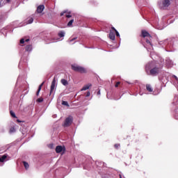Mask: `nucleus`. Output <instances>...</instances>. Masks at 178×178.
<instances>
[{"label": "nucleus", "instance_id": "f257e3e1", "mask_svg": "<svg viewBox=\"0 0 178 178\" xmlns=\"http://www.w3.org/2000/svg\"><path fill=\"white\" fill-rule=\"evenodd\" d=\"M146 73L149 76H156L159 74V68L155 67V63L150 62L146 65L145 67Z\"/></svg>", "mask_w": 178, "mask_h": 178}, {"label": "nucleus", "instance_id": "f03ea898", "mask_svg": "<svg viewBox=\"0 0 178 178\" xmlns=\"http://www.w3.org/2000/svg\"><path fill=\"white\" fill-rule=\"evenodd\" d=\"M142 36L143 38H145V37H147V38H149V39H146V43L148 44V47L149 48H152V44L149 40H151V38H152V36H151V35H149V33L147 32V31H142Z\"/></svg>", "mask_w": 178, "mask_h": 178}, {"label": "nucleus", "instance_id": "7ed1b4c3", "mask_svg": "<svg viewBox=\"0 0 178 178\" xmlns=\"http://www.w3.org/2000/svg\"><path fill=\"white\" fill-rule=\"evenodd\" d=\"M72 69L74 70V72H79V73H86V68L76 64L72 65Z\"/></svg>", "mask_w": 178, "mask_h": 178}, {"label": "nucleus", "instance_id": "20e7f679", "mask_svg": "<svg viewBox=\"0 0 178 178\" xmlns=\"http://www.w3.org/2000/svg\"><path fill=\"white\" fill-rule=\"evenodd\" d=\"M170 5V1L169 0H163L162 1H159V6L161 9H163V8H168Z\"/></svg>", "mask_w": 178, "mask_h": 178}, {"label": "nucleus", "instance_id": "39448f33", "mask_svg": "<svg viewBox=\"0 0 178 178\" xmlns=\"http://www.w3.org/2000/svg\"><path fill=\"white\" fill-rule=\"evenodd\" d=\"M72 123H73V117L72 116H69L68 118H67L65 119L63 126L64 127H69V126H70V124H72Z\"/></svg>", "mask_w": 178, "mask_h": 178}, {"label": "nucleus", "instance_id": "423d86ee", "mask_svg": "<svg viewBox=\"0 0 178 178\" xmlns=\"http://www.w3.org/2000/svg\"><path fill=\"white\" fill-rule=\"evenodd\" d=\"M56 79H54L52 82H51V88H50V95L51 94H55V91L56 90Z\"/></svg>", "mask_w": 178, "mask_h": 178}, {"label": "nucleus", "instance_id": "0eeeda50", "mask_svg": "<svg viewBox=\"0 0 178 178\" xmlns=\"http://www.w3.org/2000/svg\"><path fill=\"white\" fill-rule=\"evenodd\" d=\"M146 90L147 91H148V92H150V93L153 92L152 93L153 95H158V94H159V92L156 93L155 91H154V89H152V86H151V85L149 84L146 85Z\"/></svg>", "mask_w": 178, "mask_h": 178}, {"label": "nucleus", "instance_id": "6e6552de", "mask_svg": "<svg viewBox=\"0 0 178 178\" xmlns=\"http://www.w3.org/2000/svg\"><path fill=\"white\" fill-rule=\"evenodd\" d=\"M165 63L167 67H172L173 66V61H172V60H170L169 58H165Z\"/></svg>", "mask_w": 178, "mask_h": 178}, {"label": "nucleus", "instance_id": "1a4fd4ad", "mask_svg": "<svg viewBox=\"0 0 178 178\" xmlns=\"http://www.w3.org/2000/svg\"><path fill=\"white\" fill-rule=\"evenodd\" d=\"M109 38L112 40V41H115V29L111 30L109 33Z\"/></svg>", "mask_w": 178, "mask_h": 178}, {"label": "nucleus", "instance_id": "9d476101", "mask_svg": "<svg viewBox=\"0 0 178 178\" xmlns=\"http://www.w3.org/2000/svg\"><path fill=\"white\" fill-rule=\"evenodd\" d=\"M44 9H45V6L44 5H40L37 8V13H42V12L44 11Z\"/></svg>", "mask_w": 178, "mask_h": 178}, {"label": "nucleus", "instance_id": "9b49d317", "mask_svg": "<svg viewBox=\"0 0 178 178\" xmlns=\"http://www.w3.org/2000/svg\"><path fill=\"white\" fill-rule=\"evenodd\" d=\"M7 158H8L7 154H4V155L0 156V162H1V163L6 162V161H8V159H6Z\"/></svg>", "mask_w": 178, "mask_h": 178}, {"label": "nucleus", "instance_id": "f8f14e48", "mask_svg": "<svg viewBox=\"0 0 178 178\" xmlns=\"http://www.w3.org/2000/svg\"><path fill=\"white\" fill-rule=\"evenodd\" d=\"M62 151H63V147H62V146H57L56 147V152L57 154H59V153L62 152Z\"/></svg>", "mask_w": 178, "mask_h": 178}, {"label": "nucleus", "instance_id": "ddd939ff", "mask_svg": "<svg viewBox=\"0 0 178 178\" xmlns=\"http://www.w3.org/2000/svg\"><path fill=\"white\" fill-rule=\"evenodd\" d=\"M25 51H26V52H31V51H33V46H31V44L27 45L25 48Z\"/></svg>", "mask_w": 178, "mask_h": 178}, {"label": "nucleus", "instance_id": "4468645a", "mask_svg": "<svg viewBox=\"0 0 178 178\" xmlns=\"http://www.w3.org/2000/svg\"><path fill=\"white\" fill-rule=\"evenodd\" d=\"M91 84H88V85H86L85 86H83L82 88V89L81 90V91H86V90H88V88H90Z\"/></svg>", "mask_w": 178, "mask_h": 178}, {"label": "nucleus", "instance_id": "2eb2a0df", "mask_svg": "<svg viewBox=\"0 0 178 178\" xmlns=\"http://www.w3.org/2000/svg\"><path fill=\"white\" fill-rule=\"evenodd\" d=\"M60 83L63 84V86H67V84H69V82H67V80L66 79H61Z\"/></svg>", "mask_w": 178, "mask_h": 178}, {"label": "nucleus", "instance_id": "dca6fc26", "mask_svg": "<svg viewBox=\"0 0 178 178\" xmlns=\"http://www.w3.org/2000/svg\"><path fill=\"white\" fill-rule=\"evenodd\" d=\"M58 37H60V38H62L63 37H65V31H61L58 33Z\"/></svg>", "mask_w": 178, "mask_h": 178}, {"label": "nucleus", "instance_id": "f3484780", "mask_svg": "<svg viewBox=\"0 0 178 178\" xmlns=\"http://www.w3.org/2000/svg\"><path fill=\"white\" fill-rule=\"evenodd\" d=\"M23 165L26 170H27V169H29V168H30L29 163H27L26 161H23Z\"/></svg>", "mask_w": 178, "mask_h": 178}, {"label": "nucleus", "instance_id": "a211bd4d", "mask_svg": "<svg viewBox=\"0 0 178 178\" xmlns=\"http://www.w3.org/2000/svg\"><path fill=\"white\" fill-rule=\"evenodd\" d=\"M112 30H114L115 34H116L117 37H120V34H119V32L115 29V27L111 28Z\"/></svg>", "mask_w": 178, "mask_h": 178}, {"label": "nucleus", "instance_id": "6ab92c4d", "mask_svg": "<svg viewBox=\"0 0 178 178\" xmlns=\"http://www.w3.org/2000/svg\"><path fill=\"white\" fill-rule=\"evenodd\" d=\"M33 22H34V19L33 18H29L27 21H26V24H31V23H33Z\"/></svg>", "mask_w": 178, "mask_h": 178}, {"label": "nucleus", "instance_id": "aec40b11", "mask_svg": "<svg viewBox=\"0 0 178 178\" xmlns=\"http://www.w3.org/2000/svg\"><path fill=\"white\" fill-rule=\"evenodd\" d=\"M30 41V39H26L24 40V39L20 40V44H24V42H29Z\"/></svg>", "mask_w": 178, "mask_h": 178}, {"label": "nucleus", "instance_id": "412c9836", "mask_svg": "<svg viewBox=\"0 0 178 178\" xmlns=\"http://www.w3.org/2000/svg\"><path fill=\"white\" fill-rule=\"evenodd\" d=\"M159 44L160 45H163V44H164V45H166V44H168V40H165L164 41H161V42H159Z\"/></svg>", "mask_w": 178, "mask_h": 178}, {"label": "nucleus", "instance_id": "4be33fe9", "mask_svg": "<svg viewBox=\"0 0 178 178\" xmlns=\"http://www.w3.org/2000/svg\"><path fill=\"white\" fill-rule=\"evenodd\" d=\"M15 132H16V129L15 128V127H12L10 129V133L12 134V133H15Z\"/></svg>", "mask_w": 178, "mask_h": 178}, {"label": "nucleus", "instance_id": "5701e85b", "mask_svg": "<svg viewBox=\"0 0 178 178\" xmlns=\"http://www.w3.org/2000/svg\"><path fill=\"white\" fill-rule=\"evenodd\" d=\"M160 63H161L160 65L163 66V63H165V60L162 58H160Z\"/></svg>", "mask_w": 178, "mask_h": 178}, {"label": "nucleus", "instance_id": "b1692460", "mask_svg": "<svg viewBox=\"0 0 178 178\" xmlns=\"http://www.w3.org/2000/svg\"><path fill=\"white\" fill-rule=\"evenodd\" d=\"M174 103H175V105H178V96H176L175 97Z\"/></svg>", "mask_w": 178, "mask_h": 178}, {"label": "nucleus", "instance_id": "393cba45", "mask_svg": "<svg viewBox=\"0 0 178 178\" xmlns=\"http://www.w3.org/2000/svg\"><path fill=\"white\" fill-rule=\"evenodd\" d=\"M62 105H64L65 106H69V103H67L66 101H63Z\"/></svg>", "mask_w": 178, "mask_h": 178}, {"label": "nucleus", "instance_id": "a878e982", "mask_svg": "<svg viewBox=\"0 0 178 178\" xmlns=\"http://www.w3.org/2000/svg\"><path fill=\"white\" fill-rule=\"evenodd\" d=\"M10 115L12 116V118H17L16 114L15 113V112L10 111Z\"/></svg>", "mask_w": 178, "mask_h": 178}, {"label": "nucleus", "instance_id": "bb28decb", "mask_svg": "<svg viewBox=\"0 0 178 178\" xmlns=\"http://www.w3.org/2000/svg\"><path fill=\"white\" fill-rule=\"evenodd\" d=\"M73 22H74V19H71V20L68 22V24H67L68 27H70V26H72V24H73Z\"/></svg>", "mask_w": 178, "mask_h": 178}, {"label": "nucleus", "instance_id": "cd10ccee", "mask_svg": "<svg viewBox=\"0 0 178 178\" xmlns=\"http://www.w3.org/2000/svg\"><path fill=\"white\" fill-rule=\"evenodd\" d=\"M102 178H111V175H109L108 174H106L102 175Z\"/></svg>", "mask_w": 178, "mask_h": 178}, {"label": "nucleus", "instance_id": "c85d7f7f", "mask_svg": "<svg viewBox=\"0 0 178 178\" xmlns=\"http://www.w3.org/2000/svg\"><path fill=\"white\" fill-rule=\"evenodd\" d=\"M6 2L3 1V3L0 1V8H2V6H3V5H6Z\"/></svg>", "mask_w": 178, "mask_h": 178}, {"label": "nucleus", "instance_id": "c756f323", "mask_svg": "<svg viewBox=\"0 0 178 178\" xmlns=\"http://www.w3.org/2000/svg\"><path fill=\"white\" fill-rule=\"evenodd\" d=\"M40 91H41V86H39L38 91L36 92V95H40Z\"/></svg>", "mask_w": 178, "mask_h": 178}, {"label": "nucleus", "instance_id": "7c9ffc66", "mask_svg": "<svg viewBox=\"0 0 178 178\" xmlns=\"http://www.w3.org/2000/svg\"><path fill=\"white\" fill-rule=\"evenodd\" d=\"M43 101H44V99L42 97L38 99V102H42Z\"/></svg>", "mask_w": 178, "mask_h": 178}, {"label": "nucleus", "instance_id": "2f4dec72", "mask_svg": "<svg viewBox=\"0 0 178 178\" xmlns=\"http://www.w3.org/2000/svg\"><path fill=\"white\" fill-rule=\"evenodd\" d=\"M66 17H67L68 19L72 17V15L70 14H66L65 15Z\"/></svg>", "mask_w": 178, "mask_h": 178}, {"label": "nucleus", "instance_id": "473e14b6", "mask_svg": "<svg viewBox=\"0 0 178 178\" xmlns=\"http://www.w3.org/2000/svg\"><path fill=\"white\" fill-rule=\"evenodd\" d=\"M115 148H119V147H120V144H115L114 145Z\"/></svg>", "mask_w": 178, "mask_h": 178}, {"label": "nucleus", "instance_id": "72a5a7b5", "mask_svg": "<svg viewBox=\"0 0 178 178\" xmlns=\"http://www.w3.org/2000/svg\"><path fill=\"white\" fill-rule=\"evenodd\" d=\"M77 38H74L71 40H70V42H72V41H74V40H76Z\"/></svg>", "mask_w": 178, "mask_h": 178}, {"label": "nucleus", "instance_id": "f704fd0d", "mask_svg": "<svg viewBox=\"0 0 178 178\" xmlns=\"http://www.w3.org/2000/svg\"><path fill=\"white\" fill-rule=\"evenodd\" d=\"M119 84H120V82H117L115 87H119Z\"/></svg>", "mask_w": 178, "mask_h": 178}, {"label": "nucleus", "instance_id": "c9c22d12", "mask_svg": "<svg viewBox=\"0 0 178 178\" xmlns=\"http://www.w3.org/2000/svg\"><path fill=\"white\" fill-rule=\"evenodd\" d=\"M91 95V93L90 92H87L86 97H90Z\"/></svg>", "mask_w": 178, "mask_h": 178}, {"label": "nucleus", "instance_id": "e433bc0d", "mask_svg": "<svg viewBox=\"0 0 178 178\" xmlns=\"http://www.w3.org/2000/svg\"><path fill=\"white\" fill-rule=\"evenodd\" d=\"M6 3H9V2H10V0H5Z\"/></svg>", "mask_w": 178, "mask_h": 178}, {"label": "nucleus", "instance_id": "4c0bfd02", "mask_svg": "<svg viewBox=\"0 0 178 178\" xmlns=\"http://www.w3.org/2000/svg\"><path fill=\"white\" fill-rule=\"evenodd\" d=\"M65 13H66V11H64V12L61 13L60 16H63V15H65Z\"/></svg>", "mask_w": 178, "mask_h": 178}, {"label": "nucleus", "instance_id": "58836bf2", "mask_svg": "<svg viewBox=\"0 0 178 178\" xmlns=\"http://www.w3.org/2000/svg\"><path fill=\"white\" fill-rule=\"evenodd\" d=\"M44 83L45 82H43L41 85L39 86V87H41V88H42V86H44Z\"/></svg>", "mask_w": 178, "mask_h": 178}, {"label": "nucleus", "instance_id": "ea45409f", "mask_svg": "<svg viewBox=\"0 0 178 178\" xmlns=\"http://www.w3.org/2000/svg\"><path fill=\"white\" fill-rule=\"evenodd\" d=\"M44 83L45 82H43L41 85L39 86V87H41V88H42V86H44Z\"/></svg>", "mask_w": 178, "mask_h": 178}, {"label": "nucleus", "instance_id": "a19ab883", "mask_svg": "<svg viewBox=\"0 0 178 178\" xmlns=\"http://www.w3.org/2000/svg\"><path fill=\"white\" fill-rule=\"evenodd\" d=\"M97 95H101V90H99V91L97 92Z\"/></svg>", "mask_w": 178, "mask_h": 178}, {"label": "nucleus", "instance_id": "79ce46f5", "mask_svg": "<svg viewBox=\"0 0 178 178\" xmlns=\"http://www.w3.org/2000/svg\"><path fill=\"white\" fill-rule=\"evenodd\" d=\"M119 176H120V178H123V177H122V174H120Z\"/></svg>", "mask_w": 178, "mask_h": 178}, {"label": "nucleus", "instance_id": "37998d69", "mask_svg": "<svg viewBox=\"0 0 178 178\" xmlns=\"http://www.w3.org/2000/svg\"><path fill=\"white\" fill-rule=\"evenodd\" d=\"M145 48L147 49V51H149V50L148 49V47H147L145 46Z\"/></svg>", "mask_w": 178, "mask_h": 178}, {"label": "nucleus", "instance_id": "c03bdc74", "mask_svg": "<svg viewBox=\"0 0 178 178\" xmlns=\"http://www.w3.org/2000/svg\"><path fill=\"white\" fill-rule=\"evenodd\" d=\"M50 148H52V145H49Z\"/></svg>", "mask_w": 178, "mask_h": 178}, {"label": "nucleus", "instance_id": "a18cd8bd", "mask_svg": "<svg viewBox=\"0 0 178 178\" xmlns=\"http://www.w3.org/2000/svg\"><path fill=\"white\" fill-rule=\"evenodd\" d=\"M1 32L3 33V29L1 30Z\"/></svg>", "mask_w": 178, "mask_h": 178}, {"label": "nucleus", "instance_id": "49530a36", "mask_svg": "<svg viewBox=\"0 0 178 178\" xmlns=\"http://www.w3.org/2000/svg\"><path fill=\"white\" fill-rule=\"evenodd\" d=\"M17 122H20V120H18Z\"/></svg>", "mask_w": 178, "mask_h": 178}, {"label": "nucleus", "instance_id": "de8ad7c7", "mask_svg": "<svg viewBox=\"0 0 178 178\" xmlns=\"http://www.w3.org/2000/svg\"><path fill=\"white\" fill-rule=\"evenodd\" d=\"M56 41H53L52 42H56Z\"/></svg>", "mask_w": 178, "mask_h": 178}, {"label": "nucleus", "instance_id": "09e8293b", "mask_svg": "<svg viewBox=\"0 0 178 178\" xmlns=\"http://www.w3.org/2000/svg\"><path fill=\"white\" fill-rule=\"evenodd\" d=\"M140 95H143V94L140 93Z\"/></svg>", "mask_w": 178, "mask_h": 178}]
</instances>
